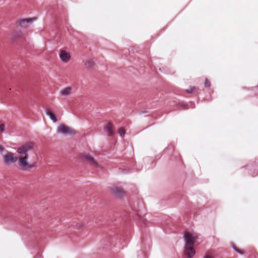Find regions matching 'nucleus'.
I'll return each instance as SVG.
<instances>
[{
  "instance_id": "f257e3e1",
  "label": "nucleus",
  "mask_w": 258,
  "mask_h": 258,
  "mask_svg": "<svg viewBox=\"0 0 258 258\" xmlns=\"http://www.w3.org/2000/svg\"><path fill=\"white\" fill-rule=\"evenodd\" d=\"M35 147L34 143L28 142L21 145L17 148V153L19 156L17 157L20 168L25 171H30L35 167V163H29L28 162L29 153L33 151Z\"/></svg>"
},
{
  "instance_id": "f03ea898",
  "label": "nucleus",
  "mask_w": 258,
  "mask_h": 258,
  "mask_svg": "<svg viewBox=\"0 0 258 258\" xmlns=\"http://www.w3.org/2000/svg\"><path fill=\"white\" fill-rule=\"evenodd\" d=\"M198 237L196 234H191L188 232H186L184 236V252L189 258L193 257L196 253L194 245Z\"/></svg>"
},
{
  "instance_id": "7ed1b4c3",
  "label": "nucleus",
  "mask_w": 258,
  "mask_h": 258,
  "mask_svg": "<svg viewBox=\"0 0 258 258\" xmlns=\"http://www.w3.org/2000/svg\"><path fill=\"white\" fill-rule=\"evenodd\" d=\"M57 132L58 134L63 135H70L74 134V130L64 124H61L57 127Z\"/></svg>"
},
{
  "instance_id": "20e7f679",
  "label": "nucleus",
  "mask_w": 258,
  "mask_h": 258,
  "mask_svg": "<svg viewBox=\"0 0 258 258\" xmlns=\"http://www.w3.org/2000/svg\"><path fill=\"white\" fill-rule=\"evenodd\" d=\"M36 20V19L35 18H26L20 20L17 23H18L20 28L25 29L28 27L29 25L32 24Z\"/></svg>"
},
{
  "instance_id": "39448f33",
  "label": "nucleus",
  "mask_w": 258,
  "mask_h": 258,
  "mask_svg": "<svg viewBox=\"0 0 258 258\" xmlns=\"http://www.w3.org/2000/svg\"><path fill=\"white\" fill-rule=\"evenodd\" d=\"M2 161L4 165L8 166L10 165L11 163L16 162V157L14 156V154L8 153L6 156L3 157Z\"/></svg>"
},
{
  "instance_id": "423d86ee",
  "label": "nucleus",
  "mask_w": 258,
  "mask_h": 258,
  "mask_svg": "<svg viewBox=\"0 0 258 258\" xmlns=\"http://www.w3.org/2000/svg\"><path fill=\"white\" fill-rule=\"evenodd\" d=\"M83 158L86 160H88L90 162L91 165L94 166L95 167H99V165L94 158L91 156L89 154H84L83 155Z\"/></svg>"
},
{
  "instance_id": "0eeeda50",
  "label": "nucleus",
  "mask_w": 258,
  "mask_h": 258,
  "mask_svg": "<svg viewBox=\"0 0 258 258\" xmlns=\"http://www.w3.org/2000/svg\"><path fill=\"white\" fill-rule=\"evenodd\" d=\"M59 55L63 62H67L71 58L70 53L64 50H61L59 51Z\"/></svg>"
},
{
  "instance_id": "6e6552de",
  "label": "nucleus",
  "mask_w": 258,
  "mask_h": 258,
  "mask_svg": "<svg viewBox=\"0 0 258 258\" xmlns=\"http://www.w3.org/2000/svg\"><path fill=\"white\" fill-rule=\"evenodd\" d=\"M44 112L46 115L48 116L50 119L53 122L57 121V118L54 113L49 109H45Z\"/></svg>"
},
{
  "instance_id": "1a4fd4ad",
  "label": "nucleus",
  "mask_w": 258,
  "mask_h": 258,
  "mask_svg": "<svg viewBox=\"0 0 258 258\" xmlns=\"http://www.w3.org/2000/svg\"><path fill=\"white\" fill-rule=\"evenodd\" d=\"M72 90V89L71 87H68L62 90L60 92V95L62 96L66 97L68 96L71 94V91Z\"/></svg>"
},
{
  "instance_id": "9d476101",
  "label": "nucleus",
  "mask_w": 258,
  "mask_h": 258,
  "mask_svg": "<svg viewBox=\"0 0 258 258\" xmlns=\"http://www.w3.org/2000/svg\"><path fill=\"white\" fill-rule=\"evenodd\" d=\"M104 129L106 131L108 135L111 136L112 135L113 131L111 127V123H108L107 126H105Z\"/></svg>"
},
{
  "instance_id": "9b49d317",
  "label": "nucleus",
  "mask_w": 258,
  "mask_h": 258,
  "mask_svg": "<svg viewBox=\"0 0 258 258\" xmlns=\"http://www.w3.org/2000/svg\"><path fill=\"white\" fill-rule=\"evenodd\" d=\"M112 192L116 195H121L123 194V190L119 187H115L112 189Z\"/></svg>"
},
{
  "instance_id": "f8f14e48",
  "label": "nucleus",
  "mask_w": 258,
  "mask_h": 258,
  "mask_svg": "<svg viewBox=\"0 0 258 258\" xmlns=\"http://www.w3.org/2000/svg\"><path fill=\"white\" fill-rule=\"evenodd\" d=\"M189 104L184 102L179 103L177 106L178 107L181 109H185L188 108Z\"/></svg>"
},
{
  "instance_id": "ddd939ff",
  "label": "nucleus",
  "mask_w": 258,
  "mask_h": 258,
  "mask_svg": "<svg viewBox=\"0 0 258 258\" xmlns=\"http://www.w3.org/2000/svg\"><path fill=\"white\" fill-rule=\"evenodd\" d=\"M95 65V62L93 59L88 60L86 63L85 66L88 68H91Z\"/></svg>"
},
{
  "instance_id": "4468645a",
  "label": "nucleus",
  "mask_w": 258,
  "mask_h": 258,
  "mask_svg": "<svg viewBox=\"0 0 258 258\" xmlns=\"http://www.w3.org/2000/svg\"><path fill=\"white\" fill-rule=\"evenodd\" d=\"M76 228L77 229H82L86 227V225L85 223H78L76 225Z\"/></svg>"
},
{
  "instance_id": "2eb2a0df",
  "label": "nucleus",
  "mask_w": 258,
  "mask_h": 258,
  "mask_svg": "<svg viewBox=\"0 0 258 258\" xmlns=\"http://www.w3.org/2000/svg\"><path fill=\"white\" fill-rule=\"evenodd\" d=\"M204 86L206 88H210L211 86V83L208 79H205Z\"/></svg>"
},
{
  "instance_id": "dca6fc26",
  "label": "nucleus",
  "mask_w": 258,
  "mask_h": 258,
  "mask_svg": "<svg viewBox=\"0 0 258 258\" xmlns=\"http://www.w3.org/2000/svg\"><path fill=\"white\" fill-rule=\"evenodd\" d=\"M195 90H196V87H190V88L189 89L186 90V92L187 93H190L193 91H194Z\"/></svg>"
},
{
  "instance_id": "f3484780",
  "label": "nucleus",
  "mask_w": 258,
  "mask_h": 258,
  "mask_svg": "<svg viewBox=\"0 0 258 258\" xmlns=\"http://www.w3.org/2000/svg\"><path fill=\"white\" fill-rule=\"evenodd\" d=\"M5 131V125L4 124H0V133H3Z\"/></svg>"
},
{
  "instance_id": "a211bd4d",
  "label": "nucleus",
  "mask_w": 258,
  "mask_h": 258,
  "mask_svg": "<svg viewBox=\"0 0 258 258\" xmlns=\"http://www.w3.org/2000/svg\"><path fill=\"white\" fill-rule=\"evenodd\" d=\"M119 133L120 136H124L125 135V131L123 129L121 128L119 130Z\"/></svg>"
},
{
  "instance_id": "6ab92c4d",
  "label": "nucleus",
  "mask_w": 258,
  "mask_h": 258,
  "mask_svg": "<svg viewBox=\"0 0 258 258\" xmlns=\"http://www.w3.org/2000/svg\"><path fill=\"white\" fill-rule=\"evenodd\" d=\"M17 39H18V37L22 36L23 35V33L22 32L17 30Z\"/></svg>"
},
{
  "instance_id": "aec40b11",
  "label": "nucleus",
  "mask_w": 258,
  "mask_h": 258,
  "mask_svg": "<svg viewBox=\"0 0 258 258\" xmlns=\"http://www.w3.org/2000/svg\"><path fill=\"white\" fill-rule=\"evenodd\" d=\"M236 252L240 254H241V255L244 254V252L242 250H240V249L236 250Z\"/></svg>"
},
{
  "instance_id": "412c9836",
  "label": "nucleus",
  "mask_w": 258,
  "mask_h": 258,
  "mask_svg": "<svg viewBox=\"0 0 258 258\" xmlns=\"http://www.w3.org/2000/svg\"><path fill=\"white\" fill-rule=\"evenodd\" d=\"M232 248L236 251V250H238L239 249L237 248L233 244H232Z\"/></svg>"
},
{
  "instance_id": "4be33fe9",
  "label": "nucleus",
  "mask_w": 258,
  "mask_h": 258,
  "mask_svg": "<svg viewBox=\"0 0 258 258\" xmlns=\"http://www.w3.org/2000/svg\"><path fill=\"white\" fill-rule=\"evenodd\" d=\"M34 258H42L41 254H37Z\"/></svg>"
},
{
  "instance_id": "5701e85b",
  "label": "nucleus",
  "mask_w": 258,
  "mask_h": 258,
  "mask_svg": "<svg viewBox=\"0 0 258 258\" xmlns=\"http://www.w3.org/2000/svg\"><path fill=\"white\" fill-rule=\"evenodd\" d=\"M3 150V147L0 145V152H2Z\"/></svg>"
},
{
  "instance_id": "b1692460",
  "label": "nucleus",
  "mask_w": 258,
  "mask_h": 258,
  "mask_svg": "<svg viewBox=\"0 0 258 258\" xmlns=\"http://www.w3.org/2000/svg\"><path fill=\"white\" fill-rule=\"evenodd\" d=\"M147 112L145 110H143V111H142V113H146Z\"/></svg>"
},
{
  "instance_id": "393cba45",
  "label": "nucleus",
  "mask_w": 258,
  "mask_h": 258,
  "mask_svg": "<svg viewBox=\"0 0 258 258\" xmlns=\"http://www.w3.org/2000/svg\"><path fill=\"white\" fill-rule=\"evenodd\" d=\"M204 258H211V257L209 256L208 255H206L205 256H204Z\"/></svg>"
},
{
  "instance_id": "a878e982",
  "label": "nucleus",
  "mask_w": 258,
  "mask_h": 258,
  "mask_svg": "<svg viewBox=\"0 0 258 258\" xmlns=\"http://www.w3.org/2000/svg\"><path fill=\"white\" fill-rule=\"evenodd\" d=\"M97 219H96V221H95V223H97Z\"/></svg>"
}]
</instances>
